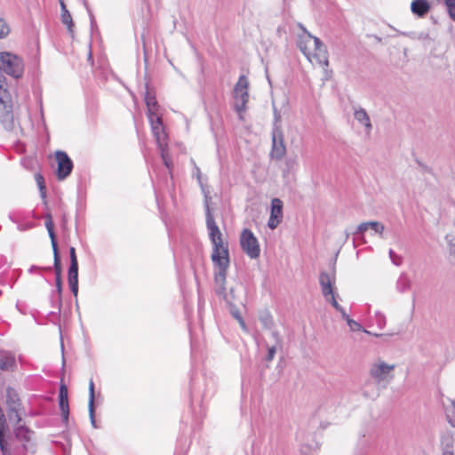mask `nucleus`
I'll list each match as a JSON object with an SVG mask.
<instances>
[{
    "instance_id": "nucleus-26",
    "label": "nucleus",
    "mask_w": 455,
    "mask_h": 455,
    "mask_svg": "<svg viewBox=\"0 0 455 455\" xmlns=\"http://www.w3.org/2000/svg\"><path fill=\"white\" fill-rule=\"evenodd\" d=\"M45 228H46V229L49 233V236L51 238L52 247L58 246L56 235H55L54 229H53V222H52V216L50 214H48L46 216Z\"/></svg>"
},
{
    "instance_id": "nucleus-33",
    "label": "nucleus",
    "mask_w": 455,
    "mask_h": 455,
    "mask_svg": "<svg viewBox=\"0 0 455 455\" xmlns=\"http://www.w3.org/2000/svg\"><path fill=\"white\" fill-rule=\"evenodd\" d=\"M450 18L455 22V0H444Z\"/></svg>"
},
{
    "instance_id": "nucleus-25",
    "label": "nucleus",
    "mask_w": 455,
    "mask_h": 455,
    "mask_svg": "<svg viewBox=\"0 0 455 455\" xmlns=\"http://www.w3.org/2000/svg\"><path fill=\"white\" fill-rule=\"evenodd\" d=\"M441 446L443 452L444 451H451L453 452L454 448V438L452 435L446 433L442 435L441 438Z\"/></svg>"
},
{
    "instance_id": "nucleus-14",
    "label": "nucleus",
    "mask_w": 455,
    "mask_h": 455,
    "mask_svg": "<svg viewBox=\"0 0 455 455\" xmlns=\"http://www.w3.org/2000/svg\"><path fill=\"white\" fill-rule=\"evenodd\" d=\"M145 102L148 108V120L156 117H161L159 115L160 106L158 105L155 94L148 89L147 90L145 94Z\"/></svg>"
},
{
    "instance_id": "nucleus-37",
    "label": "nucleus",
    "mask_w": 455,
    "mask_h": 455,
    "mask_svg": "<svg viewBox=\"0 0 455 455\" xmlns=\"http://www.w3.org/2000/svg\"><path fill=\"white\" fill-rule=\"evenodd\" d=\"M260 321L266 329H271V327L273 325V320L268 314L261 316Z\"/></svg>"
},
{
    "instance_id": "nucleus-8",
    "label": "nucleus",
    "mask_w": 455,
    "mask_h": 455,
    "mask_svg": "<svg viewBox=\"0 0 455 455\" xmlns=\"http://www.w3.org/2000/svg\"><path fill=\"white\" fill-rule=\"evenodd\" d=\"M286 153V148L283 142V135L279 126L275 124L272 132V149L270 156L273 159L280 160Z\"/></svg>"
},
{
    "instance_id": "nucleus-53",
    "label": "nucleus",
    "mask_w": 455,
    "mask_h": 455,
    "mask_svg": "<svg viewBox=\"0 0 455 455\" xmlns=\"http://www.w3.org/2000/svg\"><path fill=\"white\" fill-rule=\"evenodd\" d=\"M299 28H302L303 30L305 29L302 25H299Z\"/></svg>"
},
{
    "instance_id": "nucleus-10",
    "label": "nucleus",
    "mask_w": 455,
    "mask_h": 455,
    "mask_svg": "<svg viewBox=\"0 0 455 455\" xmlns=\"http://www.w3.org/2000/svg\"><path fill=\"white\" fill-rule=\"evenodd\" d=\"M211 200V196L207 194L204 195V203H205V215H206V227L209 231V238L210 240L219 239L222 235L219 227L217 226L213 215L211 212L209 201Z\"/></svg>"
},
{
    "instance_id": "nucleus-45",
    "label": "nucleus",
    "mask_w": 455,
    "mask_h": 455,
    "mask_svg": "<svg viewBox=\"0 0 455 455\" xmlns=\"http://www.w3.org/2000/svg\"><path fill=\"white\" fill-rule=\"evenodd\" d=\"M56 290L59 295L61 294L62 291V280L61 276H56Z\"/></svg>"
},
{
    "instance_id": "nucleus-46",
    "label": "nucleus",
    "mask_w": 455,
    "mask_h": 455,
    "mask_svg": "<svg viewBox=\"0 0 455 455\" xmlns=\"http://www.w3.org/2000/svg\"><path fill=\"white\" fill-rule=\"evenodd\" d=\"M69 256H70V263H78L76 255V249L74 247H70L69 249Z\"/></svg>"
},
{
    "instance_id": "nucleus-24",
    "label": "nucleus",
    "mask_w": 455,
    "mask_h": 455,
    "mask_svg": "<svg viewBox=\"0 0 455 455\" xmlns=\"http://www.w3.org/2000/svg\"><path fill=\"white\" fill-rule=\"evenodd\" d=\"M297 165L296 158H287L282 170L283 177L286 178L290 174H293L296 172Z\"/></svg>"
},
{
    "instance_id": "nucleus-49",
    "label": "nucleus",
    "mask_w": 455,
    "mask_h": 455,
    "mask_svg": "<svg viewBox=\"0 0 455 455\" xmlns=\"http://www.w3.org/2000/svg\"><path fill=\"white\" fill-rule=\"evenodd\" d=\"M279 120H280V115L277 113L276 110H275V124L277 122H279Z\"/></svg>"
},
{
    "instance_id": "nucleus-51",
    "label": "nucleus",
    "mask_w": 455,
    "mask_h": 455,
    "mask_svg": "<svg viewBox=\"0 0 455 455\" xmlns=\"http://www.w3.org/2000/svg\"><path fill=\"white\" fill-rule=\"evenodd\" d=\"M364 331L365 333L371 334V332H370V331Z\"/></svg>"
},
{
    "instance_id": "nucleus-23",
    "label": "nucleus",
    "mask_w": 455,
    "mask_h": 455,
    "mask_svg": "<svg viewBox=\"0 0 455 455\" xmlns=\"http://www.w3.org/2000/svg\"><path fill=\"white\" fill-rule=\"evenodd\" d=\"M403 36H407L412 40H418L423 43L430 42L431 37L429 36V33L427 31H420V32H403Z\"/></svg>"
},
{
    "instance_id": "nucleus-32",
    "label": "nucleus",
    "mask_w": 455,
    "mask_h": 455,
    "mask_svg": "<svg viewBox=\"0 0 455 455\" xmlns=\"http://www.w3.org/2000/svg\"><path fill=\"white\" fill-rule=\"evenodd\" d=\"M267 355L266 356V361L267 362H271L275 355V353H276V350L278 348H282V345H276V344H272V345H268L267 344Z\"/></svg>"
},
{
    "instance_id": "nucleus-43",
    "label": "nucleus",
    "mask_w": 455,
    "mask_h": 455,
    "mask_svg": "<svg viewBox=\"0 0 455 455\" xmlns=\"http://www.w3.org/2000/svg\"><path fill=\"white\" fill-rule=\"evenodd\" d=\"M36 180L37 185L39 187V189H40V191L42 193V196H44L45 187L44 185V179H43V177L40 174H36Z\"/></svg>"
},
{
    "instance_id": "nucleus-18",
    "label": "nucleus",
    "mask_w": 455,
    "mask_h": 455,
    "mask_svg": "<svg viewBox=\"0 0 455 455\" xmlns=\"http://www.w3.org/2000/svg\"><path fill=\"white\" fill-rule=\"evenodd\" d=\"M430 9L431 5L427 0H413L411 4V12L419 18L427 15Z\"/></svg>"
},
{
    "instance_id": "nucleus-52",
    "label": "nucleus",
    "mask_w": 455,
    "mask_h": 455,
    "mask_svg": "<svg viewBox=\"0 0 455 455\" xmlns=\"http://www.w3.org/2000/svg\"><path fill=\"white\" fill-rule=\"evenodd\" d=\"M299 28H302L303 30L305 29L302 25H299Z\"/></svg>"
},
{
    "instance_id": "nucleus-39",
    "label": "nucleus",
    "mask_w": 455,
    "mask_h": 455,
    "mask_svg": "<svg viewBox=\"0 0 455 455\" xmlns=\"http://www.w3.org/2000/svg\"><path fill=\"white\" fill-rule=\"evenodd\" d=\"M347 325L349 326L350 330L352 331H359L362 330V326L359 323H357L356 321L353 320V319H348V321L347 322Z\"/></svg>"
},
{
    "instance_id": "nucleus-48",
    "label": "nucleus",
    "mask_w": 455,
    "mask_h": 455,
    "mask_svg": "<svg viewBox=\"0 0 455 455\" xmlns=\"http://www.w3.org/2000/svg\"><path fill=\"white\" fill-rule=\"evenodd\" d=\"M60 7H61V12H64V10H68L63 0H60Z\"/></svg>"
},
{
    "instance_id": "nucleus-21",
    "label": "nucleus",
    "mask_w": 455,
    "mask_h": 455,
    "mask_svg": "<svg viewBox=\"0 0 455 455\" xmlns=\"http://www.w3.org/2000/svg\"><path fill=\"white\" fill-rule=\"evenodd\" d=\"M94 398H95V393H94V383L93 380L91 379L89 382V402H88V410H89V416L90 420L92 423V426L96 428V420H95V410H94Z\"/></svg>"
},
{
    "instance_id": "nucleus-38",
    "label": "nucleus",
    "mask_w": 455,
    "mask_h": 455,
    "mask_svg": "<svg viewBox=\"0 0 455 455\" xmlns=\"http://www.w3.org/2000/svg\"><path fill=\"white\" fill-rule=\"evenodd\" d=\"M375 319H376V323L379 326L380 329H382L386 324L385 315L382 313L378 312L375 315Z\"/></svg>"
},
{
    "instance_id": "nucleus-4",
    "label": "nucleus",
    "mask_w": 455,
    "mask_h": 455,
    "mask_svg": "<svg viewBox=\"0 0 455 455\" xmlns=\"http://www.w3.org/2000/svg\"><path fill=\"white\" fill-rule=\"evenodd\" d=\"M212 260L215 267L216 292L222 293L225 289L227 272L229 267V252L219 251L212 253Z\"/></svg>"
},
{
    "instance_id": "nucleus-1",
    "label": "nucleus",
    "mask_w": 455,
    "mask_h": 455,
    "mask_svg": "<svg viewBox=\"0 0 455 455\" xmlns=\"http://www.w3.org/2000/svg\"><path fill=\"white\" fill-rule=\"evenodd\" d=\"M24 72V63L16 54L9 52H0V122L4 128L11 131L14 127L12 100L4 73L20 78Z\"/></svg>"
},
{
    "instance_id": "nucleus-5",
    "label": "nucleus",
    "mask_w": 455,
    "mask_h": 455,
    "mask_svg": "<svg viewBox=\"0 0 455 455\" xmlns=\"http://www.w3.org/2000/svg\"><path fill=\"white\" fill-rule=\"evenodd\" d=\"M249 81L245 76H241L234 88V108L239 118L243 119V114L246 110L249 100Z\"/></svg>"
},
{
    "instance_id": "nucleus-7",
    "label": "nucleus",
    "mask_w": 455,
    "mask_h": 455,
    "mask_svg": "<svg viewBox=\"0 0 455 455\" xmlns=\"http://www.w3.org/2000/svg\"><path fill=\"white\" fill-rule=\"evenodd\" d=\"M240 244L243 251L251 258L257 259L260 254L258 239L250 229H243L240 236Z\"/></svg>"
},
{
    "instance_id": "nucleus-2",
    "label": "nucleus",
    "mask_w": 455,
    "mask_h": 455,
    "mask_svg": "<svg viewBox=\"0 0 455 455\" xmlns=\"http://www.w3.org/2000/svg\"><path fill=\"white\" fill-rule=\"evenodd\" d=\"M298 46L312 64L323 67L329 65L326 47L318 37L313 36L306 29L299 36Z\"/></svg>"
},
{
    "instance_id": "nucleus-34",
    "label": "nucleus",
    "mask_w": 455,
    "mask_h": 455,
    "mask_svg": "<svg viewBox=\"0 0 455 455\" xmlns=\"http://www.w3.org/2000/svg\"><path fill=\"white\" fill-rule=\"evenodd\" d=\"M409 285L410 281L406 276L402 275L397 281V289L401 292L405 291L409 288Z\"/></svg>"
},
{
    "instance_id": "nucleus-41",
    "label": "nucleus",
    "mask_w": 455,
    "mask_h": 455,
    "mask_svg": "<svg viewBox=\"0 0 455 455\" xmlns=\"http://www.w3.org/2000/svg\"><path fill=\"white\" fill-rule=\"evenodd\" d=\"M219 295H221L223 296V298L225 299V300L231 304L232 301L235 299V295H234V291L233 289H230L229 292L228 293H226L225 291L222 292V293H218Z\"/></svg>"
},
{
    "instance_id": "nucleus-6",
    "label": "nucleus",
    "mask_w": 455,
    "mask_h": 455,
    "mask_svg": "<svg viewBox=\"0 0 455 455\" xmlns=\"http://www.w3.org/2000/svg\"><path fill=\"white\" fill-rule=\"evenodd\" d=\"M149 123L151 125V130L153 135L156 139V144L161 153V157L164 161V164L167 168L171 167V160L168 157L166 146H167V134L164 131V128L162 124V118L156 117L153 119H149Z\"/></svg>"
},
{
    "instance_id": "nucleus-31",
    "label": "nucleus",
    "mask_w": 455,
    "mask_h": 455,
    "mask_svg": "<svg viewBox=\"0 0 455 455\" xmlns=\"http://www.w3.org/2000/svg\"><path fill=\"white\" fill-rule=\"evenodd\" d=\"M52 251L56 276H61V265L58 246L52 247Z\"/></svg>"
},
{
    "instance_id": "nucleus-3",
    "label": "nucleus",
    "mask_w": 455,
    "mask_h": 455,
    "mask_svg": "<svg viewBox=\"0 0 455 455\" xmlns=\"http://www.w3.org/2000/svg\"><path fill=\"white\" fill-rule=\"evenodd\" d=\"M395 364H388L384 361L378 359L375 361L370 368L369 373L371 378L373 379L375 385L374 390H369L371 383L364 385V395L367 396H376L381 388H385L387 384L393 379V371L395 370Z\"/></svg>"
},
{
    "instance_id": "nucleus-9",
    "label": "nucleus",
    "mask_w": 455,
    "mask_h": 455,
    "mask_svg": "<svg viewBox=\"0 0 455 455\" xmlns=\"http://www.w3.org/2000/svg\"><path fill=\"white\" fill-rule=\"evenodd\" d=\"M336 283V270L335 262L332 265L331 271L330 273L323 271L319 275V283L323 296L325 299H328L329 295L334 292V287Z\"/></svg>"
},
{
    "instance_id": "nucleus-30",
    "label": "nucleus",
    "mask_w": 455,
    "mask_h": 455,
    "mask_svg": "<svg viewBox=\"0 0 455 455\" xmlns=\"http://www.w3.org/2000/svg\"><path fill=\"white\" fill-rule=\"evenodd\" d=\"M61 21L64 25L67 26L68 32L73 34L74 23L71 14L68 10H64V12H61Z\"/></svg>"
},
{
    "instance_id": "nucleus-42",
    "label": "nucleus",
    "mask_w": 455,
    "mask_h": 455,
    "mask_svg": "<svg viewBox=\"0 0 455 455\" xmlns=\"http://www.w3.org/2000/svg\"><path fill=\"white\" fill-rule=\"evenodd\" d=\"M271 337L273 338V340H274L273 344L282 345L283 346V339H282V338H281V336H280L278 331H271Z\"/></svg>"
},
{
    "instance_id": "nucleus-13",
    "label": "nucleus",
    "mask_w": 455,
    "mask_h": 455,
    "mask_svg": "<svg viewBox=\"0 0 455 455\" xmlns=\"http://www.w3.org/2000/svg\"><path fill=\"white\" fill-rule=\"evenodd\" d=\"M13 433L17 441L22 443L23 448L28 449V443L32 440L33 431L25 425L20 424L14 427Z\"/></svg>"
},
{
    "instance_id": "nucleus-17",
    "label": "nucleus",
    "mask_w": 455,
    "mask_h": 455,
    "mask_svg": "<svg viewBox=\"0 0 455 455\" xmlns=\"http://www.w3.org/2000/svg\"><path fill=\"white\" fill-rule=\"evenodd\" d=\"M5 403L7 406V410H11L12 411H15V409L21 408L20 400L18 393L12 387H7L5 390Z\"/></svg>"
},
{
    "instance_id": "nucleus-27",
    "label": "nucleus",
    "mask_w": 455,
    "mask_h": 455,
    "mask_svg": "<svg viewBox=\"0 0 455 455\" xmlns=\"http://www.w3.org/2000/svg\"><path fill=\"white\" fill-rule=\"evenodd\" d=\"M444 411L448 422L455 427V400L451 401L449 405H445Z\"/></svg>"
},
{
    "instance_id": "nucleus-16",
    "label": "nucleus",
    "mask_w": 455,
    "mask_h": 455,
    "mask_svg": "<svg viewBox=\"0 0 455 455\" xmlns=\"http://www.w3.org/2000/svg\"><path fill=\"white\" fill-rule=\"evenodd\" d=\"M68 279L70 290L76 297L78 294V263H70Z\"/></svg>"
},
{
    "instance_id": "nucleus-44",
    "label": "nucleus",
    "mask_w": 455,
    "mask_h": 455,
    "mask_svg": "<svg viewBox=\"0 0 455 455\" xmlns=\"http://www.w3.org/2000/svg\"><path fill=\"white\" fill-rule=\"evenodd\" d=\"M232 315H234V317H235V319H237V321L239 322V323H240L241 327H242L243 330H245V329H246V325H245V323H244V322H243V318L241 317V315H240V314H239L238 310H232Z\"/></svg>"
},
{
    "instance_id": "nucleus-29",
    "label": "nucleus",
    "mask_w": 455,
    "mask_h": 455,
    "mask_svg": "<svg viewBox=\"0 0 455 455\" xmlns=\"http://www.w3.org/2000/svg\"><path fill=\"white\" fill-rule=\"evenodd\" d=\"M211 242L212 243L213 245L212 252L222 251L226 253V251H228V243H224L222 235L219 237V239L211 240Z\"/></svg>"
},
{
    "instance_id": "nucleus-36",
    "label": "nucleus",
    "mask_w": 455,
    "mask_h": 455,
    "mask_svg": "<svg viewBox=\"0 0 455 455\" xmlns=\"http://www.w3.org/2000/svg\"><path fill=\"white\" fill-rule=\"evenodd\" d=\"M388 254L393 264H395V266H400L402 264V257L397 255L393 250H389Z\"/></svg>"
},
{
    "instance_id": "nucleus-22",
    "label": "nucleus",
    "mask_w": 455,
    "mask_h": 455,
    "mask_svg": "<svg viewBox=\"0 0 455 455\" xmlns=\"http://www.w3.org/2000/svg\"><path fill=\"white\" fill-rule=\"evenodd\" d=\"M354 116L355 120L365 127L367 133H370L372 126L366 111L363 108L355 109Z\"/></svg>"
},
{
    "instance_id": "nucleus-28",
    "label": "nucleus",
    "mask_w": 455,
    "mask_h": 455,
    "mask_svg": "<svg viewBox=\"0 0 455 455\" xmlns=\"http://www.w3.org/2000/svg\"><path fill=\"white\" fill-rule=\"evenodd\" d=\"M21 410L22 408H17L13 412L12 411V409L7 410V417L10 423H14L15 426H18L21 423Z\"/></svg>"
},
{
    "instance_id": "nucleus-50",
    "label": "nucleus",
    "mask_w": 455,
    "mask_h": 455,
    "mask_svg": "<svg viewBox=\"0 0 455 455\" xmlns=\"http://www.w3.org/2000/svg\"><path fill=\"white\" fill-rule=\"evenodd\" d=\"M443 455H454V453L451 451H444L443 452Z\"/></svg>"
},
{
    "instance_id": "nucleus-15",
    "label": "nucleus",
    "mask_w": 455,
    "mask_h": 455,
    "mask_svg": "<svg viewBox=\"0 0 455 455\" xmlns=\"http://www.w3.org/2000/svg\"><path fill=\"white\" fill-rule=\"evenodd\" d=\"M369 228L372 229L375 234L379 235L380 237H383V233L385 230V226L379 221H367L361 223L355 231V234H363L367 231Z\"/></svg>"
},
{
    "instance_id": "nucleus-40",
    "label": "nucleus",
    "mask_w": 455,
    "mask_h": 455,
    "mask_svg": "<svg viewBox=\"0 0 455 455\" xmlns=\"http://www.w3.org/2000/svg\"><path fill=\"white\" fill-rule=\"evenodd\" d=\"M326 301L330 302L336 310H341V306L336 300L334 292H331V295H329L328 299H326Z\"/></svg>"
},
{
    "instance_id": "nucleus-35",
    "label": "nucleus",
    "mask_w": 455,
    "mask_h": 455,
    "mask_svg": "<svg viewBox=\"0 0 455 455\" xmlns=\"http://www.w3.org/2000/svg\"><path fill=\"white\" fill-rule=\"evenodd\" d=\"M10 32L8 24L0 19V39L5 37Z\"/></svg>"
},
{
    "instance_id": "nucleus-11",
    "label": "nucleus",
    "mask_w": 455,
    "mask_h": 455,
    "mask_svg": "<svg viewBox=\"0 0 455 455\" xmlns=\"http://www.w3.org/2000/svg\"><path fill=\"white\" fill-rule=\"evenodd\" d=\"M56 160L58 162V179L64 180L70 174L73 169V163L68 156L63 151L56 152Z\"/></svg>"
},
{
    "instance_id": "nucleus-19",
    "label": "nucleus",
    "mask_w": 455,
    "mask_h": 455,
    "mask_svg": "<svg viewBox=\"0 0 455 455\" xmlns=\"http://www.w3.org/2000/svg\"><path fill=\"white\" fill-rule=\"evenodd\" d=\"M60 409L61 411L62 418L65 421L68 419L69 408H68V389L65 385H61L60 387Z\"/></svg>"
},
{
    "instance_id": "nucleus-12",
    "label": "nucleus",
    "mask_w": 455,
    "mask_h": 455,
    "mask_svg": "<svg viewBox=\"0 0 455 455\" xmlns=\"http://www.w3.org/2000/svg\"><path fill=\"white\" fill-rule=\"evenodd\" d=\"M283 220V202L279 198L271 201V212L267 221L270 229H275Z\"/></svg>"
},
{
    "instance_id": "nucleus-20",
    "label": "nucleus",
    "mask_w": 455,
    "mask_h": 455,
    "mask_svg": "<svg viewBox=\"0 0 455 455\" xmlns=\"http://www.w3.org/2000/svg\"><path fill=\"white\" fill-rule=\"evenodd\" d=\"M16 366L13 355L7 352H0V370L12 371Z\"/></svg>"
},
{
    "instance_id": "nucleus-47",
    "label": "nucleus",
    "mask_w": 455,
    "mask_h": 455,
    "mask_svg": "<svg viewBox=\"0 0 455 455\" xmlns=\"http://www.w3.org/2000/svg\"><path fill=\"white\" fill-rule=\"evenodd\" d=\"M338 312H339L341 314V316L342 318L347 322L348 319H350V317L348 316V315L345 312L344 308L341 307V310H337Z\"/></svg>"
}]
</instances>
